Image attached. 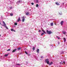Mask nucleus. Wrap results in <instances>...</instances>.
Returning <instances> with one entry per match:
<instances>
[{
	"label": "nucleus",
	"instance_id": "nucleus-1",
	"mask_svg": "<svg viewBox=\"0 0 67 67\" xmlns=\"http://www.w3.org/2000/svg\"><path fill=\"white\" fill-rule=\"evenodd\" d=\"M3 23L4 25H2V26H5V28H6L7 29H8V28L7 27V26H6V24L5 23L4 21H3Z\"/></svg>",
	"mask_w": 67,
	"mask_h": 67
},
{
	"label": "nucleus",
	"instance_id": "nucleus-2",
	"mask_svg": "<svg viewBox=\"0 0 67 67\" xmlns=\"http://www.w3.org/2000/svg\"><path fill=\"white\" fill-rule=\"evenodd\" d=\"M47 34H51L52 33V32H51V31H49L48 30H47Z\"/></svg>",
	"mask_w": 67,
	"mask_h": 67
},
{
	"label": "nucleus",
	"instance_id": "nucleus-3",
	"mask_svg": "<svg viewBox=\"0 0 67 67\" xmlns=\"http://www.w3.org/2000/svg\"><path fill=\"white\" fill-rule=\"evenodd\" d=\"M45 61L47 64H49V60L48 59H46Z\"/></svg>",
	"mask_w": 67,
	"mask_h": 67
},
{
	"label": "nucleus",
	"instance_id": "nucleus-4",
	"mask_svg": "<svg viewBox=\"0 0 67 67\" xmlns=\"http://www.w3.org/2000/svg\"><path fill=\"white\" fill-rule=\"evenodd\" d=\"M22 21L23 22H24V20H25V18H24V16H23L22 18Z\"/></svg>",
	"mask_w": 67,
	"mask_h": 67
},
{
	"label": "nucleus",
	"instance_id": "nucleus-5",
	"mask_svg": "<svg viewBox=\"0 0 67 67\" xmlns=\"http://www.w3.org/2000/svg\"><path fill=\"white\" fill-rule=\"evenodd\" d=\"M62 33L64 34H66V32L64 30H63L62 31Z\"/></svg>",
	"mask_w": 67,
	"mask_h": 67
},
{
	"label": "nucleus",
	"instance_id": "nucleus-6",
	"mask_svg": "<svg viewBox=\"0 0 67 67\" xmlns=\"http://www.w3.org/2000/svg\"><path fill=\"white\" fill-rule=\"evenodd\" d=\"M25 14L26 15H29L30 14V13L29 12H27L25 13Z\"/></svg>",
	"mask_w": 67,
	"mask_h": 67
},
{
	"label": "nucleus",
	"instance_id": "nucleus-7",
	"mask_svg": "<svg viewBox=\"0 0 67 67\" xmlns=\"http://www.w3.org/2000/svg\"><path fill=\"white\" fill-rule=\"evenodd\" d=\"M63 23H64V22L63 21H61L60 23L61 25H63Z\"/></svg>",
	"mask_w": 67,
	"mask_h": 67
},
{
	"label": "nucleus",
	"instance_id": "nucleus-8",
	"mask_svg": "<svg viewBox=\"0 0 67 67\" xmlns=\"http://www.w3.org/2000/svg\"><path fill=\"white\" fill-rule=\"evenodd\" d=\"M16 51V49H15L14 50H13V51H12V52L13 53L15 52V51Z\"/></svg>",
	"mask_w": 67,
	"mask_h": 67
},
{
	"label": "nucleus",
	"instance_id": "nucleus-9",
	"mask_svg": "<svg viewBox=\"0 0 67 67\" xmlns=\"http://www.w3.org/2000/svg\"><path fill=\"white\" fill-rule=\"evenodd\" d=\"M55 4H56L57 5H60L59 3H57V2L55 3Z\"/></svg>",
	"mask_w": 67,
	"mask_h": 67
},
{
	"label": "nucleus",
	"instance_id": "nucleus-10",
	"mask_svg": "<svg viewBox=\"0 0 67 67\" xmlns=\"http://www.w3.org/2000/svg\"><path fill=\"white\" fill-rule=\"evenodd\" d=\"M50 25H51V26H53V23H51L50 24Z\"/></svg>",
	"mask_w": 67,
	"mask_h": 67
},
{
	"label": "nucleus",
	"instance_id": "nucleus-11",
	"mask_svg": "<svg viewBox=\"0 0 67 67\" xmlns=\"http://www.w3.org/2000/svg\"><path fill=\"white\" fill-rule=\"evenodd\" d=\"M39 49H37V52L38 53H39Z\"/></svg>",
	"mask_w": 67,
	"mask_h": 67
},
{
	"label": "nucleus",
	"instance_id": "nucleus-12",
	"mask_svg": "<svg viewBox=\"0 0 67 67\" xmlns=\"http://www.w3.org/2000/svg\"><path fill=\"white\" fill-rule=\"evenodd\" d=\"M20 21V18L19 17L18 18V22H19Z\"/></svg>",
	"mask_w": 67,
	"mask_h": 67
},
{
	"label": "nucleus",
	"instance_id": "nucleus-13",
	"mask_svg": "<svg viewBox=\"0 0 67 67\" xmlns=\"http://www.w3.org/2000/svg\"><path fill=\"white\" fill-rule=\"evenodd\" d=\"M53 64V62H51L50 64H49V65H52Z\"/></svg>",
	"mask_w": 67,
	"mask_h": 67
},
{
	"label": "nucleus",
	"instance_id": "nucleus-14",
	"mask_svg": "<svg viewBox=\"0 0 67 67\" xmlns=\"http://www.w3.org/2000/svg\"><path fill=\"white\" fill-rule=\"evenodd\" d=\"M42 31L44 32V33H45V34H46V32H45V31L44 30H42Z\"/></svg>",
	"mask_w": 67,
	"mask_h": 67
},
{
	"label": "nucleus",
	"instance_id": "nucleus-15",
	"mask_svg": "<svg viewBox=\"0 0 67 67\" xmlns=\"http://www.w3.org/2000/svg\"><path fill=\"white\" fill-rule=\"evenodd\" d=\"M14 24L15 25H18V23H14Z\"/></svg>",
	"mask_w": 67,
	"mask_h": 67
},
{
	"label": "nucleus",
	"instance_id": "nucleus-16",
	"mask_svg": "<svg viewBox=\"0 0 67 67\" xmlns=\"http://www.w3.org/2000/svg\"><path fill=\"white\" fill-rule=\"evenodd\" d=\"M64 38V42H65L66 41V38Z\"/></svg>",
	"mask_w": 67,
	"mask_h": 67
},
{
	"label": "nucleus",
	"instance_id": "nucleus-17",
	"mask_svg": "<svg viewBox=\"0 0 67 67\" xmlns=\"http://www.w3.org/2000/svg\"><path fill=\"white\" fill-rule=\"evenodd\" d=\"M36 7H38V4H36Z\"/></svg>",
	"mask_w": 67,
	"mask_h": 67
},
{
	"label": "nucleus",
	"instance_id": "nucleus-18",
	"mask_svg": "<svg viewBox=\"0 0 67 67\" xmlns=\"http://www.w3.org/2000/svg\"><path fill=\"white\" fill-rule=\"evenodd\" d=\"M8 56V54H5V57H7V56Z\"/></svg>",
	"mask_w": 67,
	"mask_h": 67
},
{
	"label": "nucleus",
	"instance_id": "nucleus-19",
	"mask_svg": "<svg viewBox=\"0 0 67 67\" xmlns=\"http://www.w3.org/2000/svg\"><path fill=\"white\" fill-rule=\"evenodd\" d=\"M36 1L37 3H38V0H36Z\"/></svg>",
	"mask_w": 67,
	"mask_h": 67
},
{
	"label": "nucleus",
	"instance_id": "nucleus-20",
	"mask_svg": "<svg viewBox=\"0 0 67 67\" xmlns=\"http://www.w3.org/2000/svg\"><path fill=\"white\" fill-rule=\"evenodd\" d=\"M25 53L27 54V55L28 54V53H27V52H26V51H25Z\"/></svg>",
	"mask_w": 67,
	"mask_h": 67
},
{
	"label": "nucleus",
	"instance_id": "nucleus-21",
	"mask_svg": "<svg viewBox=\"0 0 67 67\" xmlns=\"http://www.w3.org/2000/svg\"><path fill=\"white\" fill-rule=\"evenodd\" d=\"M32 49H33V51L35 50V47H33V48Z\"/></svg>",
	"mask_w": 67,
	"mask_h": 67
},
{
	"label": "nucleus",
	"instance_id": "nucleus-22",
	"mask_svg": "<svg viewBox=\"0 0 67 67\" xmlns=\"http://www.w3.org/2000/svg\"><path fill=\"white\" fill-rule=\"evenodd\" d=\"M44 34V33H42L41 35V36H42V35H43Z\"/></svg>",
	"mask_w": 67,
	"mask_h": 67
},
{
	"label": "nucleus",
	"instance_id": "nucleus-23",
	"mask_svg": "<svg viewBox=\"0 0 67 67\" xmlns=\"http://www.w3.org/2000/svg\"><path fill=\"white\" fill-rule=\"evenodd\" d=\"M10 14V16H13V14Z\"/></svg>",
	"mask_w": 67,
	"mask_h": 67
},
{
	"label": "nucleus",
	"instance_id": "nucleus-24",
	"mask_svg": "<svg viewBox=\"0 0 67 67\" xmlns=\"http://www.w3.org/2000/svg\"><path fill=\"white\" fill-rule=\"evenodd\" d=\"M18 50H20V49H21V48H18Z\"/></svg>",
	"mask_w": 67,
	"mask_h": 67
},
{
	"label": "nucleus",
	"instance_id": "nucleus-25",
	"mask_svg": "<svg viewBox=\"0 0 67 67\" xmlns=\"http://www.w3.org/2000/svg\"><path fill=\"white\" fill-rule=\"evenodd\" d=\"M20 2H21V1H19L18 2V3H20Z\"/></svg>",
	"mask_w": 67,
	"mask_h": 67
},
{
	"label": "nucleus",
	"instance_id": "nucleus-26",
	"mask_svg": "<svg viewBox=\"0 0 67 67\" xmlns=\"http://www.w3.org/2000/svg\"><path fill=\"white\" fill-rule=\"evenodd\" d=\"M16 65H19V66H20V65H21V64H16Z\"/></svg>",
	"mask_w": 67,
	"mask_h": 67
},
{
	"label": "nucleus",
	"instance_id": "nucleus-27",
	"mask_svg": "<svg viewBox=\"0 0 67 67\" xmlns=\"http://www.w3.org/2000/svg\"><path fill=\"white\" fill-rule=\"evenodd\" d=\"M10 50H11V49H8L7 50V51H10Z\"/></svg>",
	"mask_w": 67,
	"mask_h": 67
},
{
	"label": "nucleus",
	"instance_id": "nucleus-28",
	"mask_svg": "<svg viewBox=\"0 0 67 67\" xmlns=\"http://www.w3.org/2000/svg\"><path fill=\"white\" fill-rule=\"evenodd\" d=\"M31 4L32 5H34V3H31Z\"/></svg>",
	"mask_w": 67,
	"mask_h": 67
},
{
	"label": "nucleus",
	"instance_id": "nucleus-29",
	"mask_svg": "<svg viewBox=\"0 0 67 67\" xmlns=\"http://www.w3.org/2000/svg\"><path fill=\"white\" fill-rule=\"evenodd\" d=\"M59 14H60V15H61L62 14V13H59Z\"/></svg>",
	"mask_w": 67,
	"mask_h": 67
},
{
	"label": "nucleus",
	"instance_id": "nucleus-30",
	"mask_svg": "<svg viewBox=\"0 0 67 67\" xmlns=\"http://www.w3.org/2000/svg\"><path fill=\"white\" fill-rule=\"evenodd\" d=\"M13 30H14L13 29H11V31H13Z\"/></svg>",
	"mask_w": 67,
	"mask_h": 67
},
{
	"label": "nucleus",
	"instance_id": "nucleus-31",
	"mask_svg": "<svg viewBox=\"0 0 67 67\" xmlns=\"http://www.w3.org/2000/svg\"><path fill=\"white\" fill-rule=\"evenodd\" d=\"M41 58H43V56H42L41 57Z\"/></svg>",
	"mask_w": 67,
	"mask_h": 67
},
{
	"label": "nucleus",
	"instance_id": "nucleus-32",
	"mask_svg": "<svg viewBox=\"0 0 67 67\" xmlns=\"http://www.w3.org/2000/svg\"><path fill=\"white\" fill-rule=\"evenodd\" d=\"M63 63L64 64H65V61H64L63 62Z\"/></svg>",
	"mask_w": 67,
	"mask_h": 67
},
{
	"label": "nucleus",
	"instance_id": "nucleus-33",
	"mask_svg": "<svg viewBox=\"0 0 67 67\" xmlns=\"http://www.w3.org/2000/svg\"><path fill=\"white\" fill-rule=\"evenodd\" d=\"M58 40H60V37H58Z\"/></svg>",
	"mask_w": 67,
	"mask_h": 67
},
{
	"label": "nucleus",
	"instance_id": "nucleus-34",
	"mask_svg": "<svg viewBox=\"0 0 67 67\" xmlns=\"http://www.w3.org/2000/svg\"><path fill=\"white\" fill-rule=\"evenodd\" d=\"M39 32H41V30H39Z\"/></svg>",
	"mask_w": 67,
	"mask_h": 67
},
{
	"label": "nucleus",
	"instance_id": "nucleus-35",
	"mask_svg": "<svg viewBox=\"0 0 67 67\" xmlns=\"http://www.w3.org/2000/svg\"><path fill=\"white\" fill-rule=\"evenodd\" d=\"M13 31H14V32H15V30H14Z\"/></svg>",
	"mask_w": 67,
	"mask_h": 67
},
{
	"label": "nucleus",
	"instance_id": "nucleus-36",
	"mask_svg": "<svg viewBox=\"0 0 67 67\" xmlns=\"http://www.w3.org/2000/svg\"><path fill=\"white\" fill-rule=\"evenodd\" d=\"M54 24H55V25H56V23H54Z\"/></svg>",
	"mask_w": 67,
	"mask_h": 67
},
{
	"label": "nucleus",
	"instance_id": "nucleus-37",
	"mask_svg": "<svg viewBox=\"0 0 67 67\" xmlns=\"http://www.w3.org/2000/svg\"><path fill=\"white\" fill-rule=\"evenodd\" d=\"M10 9H12V7H10Z\"/></svg>",
	"mask_w": 67,
	"mask_h": 67
},
{
	"label": "nucleus",
	"instance_id": "nucleus-38",
	"mask_svg": "<svg viewBox=\"0 0 67 67\" xmlns=\"http://www.w3.org/2000/svg\"><path fill=\"white\" fill-rule=\"evenodd\" d=\"M56 37H57V38H58V36H56Z\"/></svg>",
	"mask_w": 67,
	"mask_h": 67
},
{
	"label": "nucleus",
	"instance_id": "nucleus-39",
	"mask_svg": "<svg viewBox=\"0 0 67 67\" xmlns=\"http://www.w3.org/2000/svg\"><path fill=\"white\" fill-rule=\"evenodd\" d=\"M58 44H59V42H58Z\"/></svg>",
	"mask_w": 67,
	"mask_h": 67
},
{
	"label": "nucleus",
	"instance_id": "nucleus-40",
	"mask_svg": "<svg viewBox=\"0 0 67 67\" xmlns=\"http://www.w3.org/2000/svg\"><path fill=\"white\" fill-rule=\"evenodd\" d=\"M62 53H63L62 54H63L64 53V52H63Z\"/></svg>",
	"mask_w": 67,
	"mask_h": 67
},
{
	"label": "nucleus",
	"instance_id": "nucleus-41",
	"mask_svg": "<svg viewBox=\"0 0 67 67\" xmlns=\"http://www.w3.org/2000/svg\"><path fill=\"white\" fill-rule=\"evenodd\" d=\"M0 24H1V23L0 22Z\"/></svg>",
	"mask_w": 67,
	"mask_h": 67
},
{
	"label": "nucleus",
	"instance_id": "nucleus-42",
	"mask_svg": "<svg viewBox=\"0 0 67 67\" xmlns=\"http://www.w3.org/2000/svg\"><path fill=\"white\" fill-rule=\"evenodd\" d=\"M1 28H2V27H1Z\"/></svg>",
	"mask_w": 67,
	"mask_h": 67
},
{
	"label": "nucleus",
	"instance_id": "nucleus-43",
	"mask_svg": "<svg viewBox=\"0 0 67 67\" xmlns=\"http://www.w3.org/2000/svg\"><path fill=\"white\" fill-rule=\"evenodd\" d=\"M0 36H1V35H0Z\"/></svg>",
	"mask_w": 67,
	"mask_h": 67
},
{
	"label": "nucleus",
	"instance_id": "nucleus-44",
	"mask_svg": "<svg viewBox=\"0 0 67 67\" xmlns=\"http://www.w3.org/2000/svg\"><path fill=\"white\" fill-rule=\"evenodd\" d=\"M41 60H42V59H41Z\"/></svg>",
	"mask_w": 67,
	"mask_h": 67
}]
</instances>
